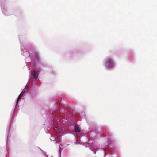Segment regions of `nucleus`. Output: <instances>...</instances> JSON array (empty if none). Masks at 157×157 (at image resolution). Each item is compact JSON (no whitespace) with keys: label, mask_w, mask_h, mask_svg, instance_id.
Here are the masks:
<instances>
[{"label":"nucleus","mask_w":157,"mask_h":157,"mask_svg":"<svg viewBox=\"0 0 157 157\" xmlns=\"http://www.w3.org/2000/svg\"><path fill=\"white\" fill-rule=\"evenodd\" d=\"M105 64L106 66L109 68H113L114 66V63L111 58H109L107 59Z\"/></svg>","instance_id":"obj_1"},{"label":"nucleus","mask_w":157,"mask_h":157,"mask_svg":"<svg viewBox=\"0 0 157 157\" xmlns=\"http://www.w3.org/2000/svg\"><path fill=\"white\" fill-rule=\"evenodd\" d=\"M31 74L35 79H36L38 76L37 72L35 70H33L31 71Z\"/></svg>","instance_id":"obj_2"},{"label":"nucleus","mask_w":157,"mask_h":157,"mask_svg":"<svg viewBox=\"0 0 157 157\" xmlns=\"http://www.w3.org/2000/svg\"><path fill=\"white\" fill-rule=\"evenodd\" d=\"M75 131L77 132H80V130L79 127L75 125Z\"/></svg>","instance_id":"obj_3"},{"label":"nucleus","mask_w":157,"mask_h":157,"mask_svg":"<svg viewBox=\"0 0 157 157\" xmlns=\"http://www.w3.org/2000/svg\"><path fill=\"white\" fill-rule=\"evenodd\" d=\"M35 56L37 60H39V56L38 53L37 52H35Z\"/></svg>","instance_id":"obj_4"},{"label":"nucleus","mask_w":157,"mask_h":157,"mask_svg":"<svg viewBox=\"0 0 157 157\" xmlns=\"http://www.w3.org/2000/svg\"><path fill=\"white\" fill-rule=\"evenodd\" d=\"M21 94H20V95H19V97H18V100L17 101V104L18 102V101H19V100L21 98Z\"/></svg>","instance_id":"obj_5"},{"label":"nucleus","mask_w":157,"mask_h":157,"mask_svg":"<svg viewBox=\"0 0 157 157\" xmlns=\"http://www.w3.org/2000/svg\"><path fill=\"white\" fill-rule=\"evenodd\" d=\"M57 140L58 141H59V142H60V141H59L58 140V139H57Z\"/></svg>","instance_id":"obj_6"}]
</instances>
